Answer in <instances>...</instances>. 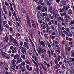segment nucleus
Here are the masks:
<instances>
[{
	"label": "nucleus",
	"mask_w": 74,
	"mask_h": 74,
	"mask_svg": "<svg viewBox=\"0 0 74 74\" xmlns=\"http://www.w3.org/2000/svg\"><path fill=\"white\" fill-rule=\"evenodd\" d=\"M20 48L21 49V51H23V50H24V47H22L21 46L20 47Z\"/></svg>",
	"instance_id": "bb28decb"
},
{
	"label": "nucleus",
	"mask_w": 74,
	"mask_h": 74,
	"mask_svg": "<svg viewBox=\"0 0 74 74\" xmlns=\"http://www.w3.org/2000/svg\"><path fill=\"white\" fill-rule=\"evenodd\" d=\"M3 26L1 25V23H0V34L1 33V32L3 31Z\"/></svg>",
	"instance_id": "f03ea898"
},
{
	"label": "nucleus",
	"mask_w": 74,
	"mask_h": 74,
	"mask_svg": "<svg viewBox=\"0 0 74 74\" xmlns=\"http://www.w3.org/2000/svg\"><path fill=\"white\" fill-rule=\"evenodd\" d=\"M9 30L10 32H12L13 30V29L12 28H10Z\"/></svg>",
	"instance_id": "de8ad7c7"
},
{
	"label": "nucleus",
	"mask_w": 74,
	"mask_h": 74,
	"mask_svg": "<svg viewBox=\"0 0 74 74\" xmlns=\"http://www.w3.org/2000/svg\"><path fill=\"white\" fill-rule=\"evenodd\" d=\"M12 63L13 65H14V64H15V62H16V60L15 59H13L12 60Z\"/></svg>",
	"instance_id": "9d476101"
},
{
	"label": "nucleus",
	"mask_w": 74,
	"mask_h": 74,
	"mask_svg": "<svg viewBox=\"0 0 74 74\" xmlns=\"http://www.w3.org/2000/svg\"><path fill=\"white\" fill-rule=\"evenodd\" d=\"M25 62L26 63H27V64H30V62L28 61H26Z\"/></svg>",
	"instance_id": "c03bdc74"
},
{
	"label": "nucleus",
	"mask_w": 74,
	"mask_h": 74,
	"mask_svg": "<svg viewBox=\"0 0 74 74\" xmlns=\"http://www.w3.org/2000/svg\"><path fill=\"white\" fill-rule=\"evenodd\" d=\"M26 67L27 70H29V66L27 65V66Z\"/></svg>",
	"instance_id": "a18cd8bd"
},
{
	"label": "nucleus",
	"mask_w": 74,
	"mask_h": 74,
	"mask_svg": "<svg viewBox=\"0 0 74 74\" xmlns=\"http://www.w3.org/2000/svg\"><path fill=\"white\" fill-rule=\"evenodd\" d=\"M47 67H49V66H50V65H49V64H47Z\"/></svg>",
	"instance_id": "338daca9"
},
{
	"label": "nucleus",
	"mask_w": 74,
	"mask_h": 74,
	"mask_svg": "<svg viewBox=\"0 0 74 74\" xmlns=\"http://www.w3.org/2000/svg\"><path fill=\"white\" fill-rule=\"evenodd\" d=\"M32 26L33 27H34V26H35V24H34V22H32Z\"/></svg>",
	"instance_id": "473e14b6"
},
{
	"label": "nucleus",
	"mask_w": 74,
	"mask_h": 74,
	"mask_svg": "<svg viewBox=\"0 0 74 74\" xmlns=\"http://www.w3.org/2000/svg\"><path fill=\"white\" fill-rule=\"evenodd\" d=\"M40 64L42 67L44 66V65H43V64H42V63H40Z\"/></svg>",
	"instance_id": "e2e57ef3"
},
{
	"label": "nucleus",
	"mask_w": 74,
	"mask_h": 74,
	"mask_svg": "<svg viewBox=\"0 0 74 74\" xmlns=\"http://www.w3.org/2000/svg\"><path fill=\"white\" fill-rule=\"evenodd\" d=\"M4 18L5 20H7V19L6 18V17L5 16V14H4Z\"/></svg>",
	"instance_id": "5fc2aeb1"
},
{
	"label": "nucleus",
	"mask_w": 74,
	"mask_h": 74,
	"mask_svg": "<svg viewBox=\"0 0 74 74\" xmlns=\"http://www.w3.org/2000/svg\"><path fill=\"white\" fill-rule=\"evenodd\" d=\"M25 47L27 48V49H29V47H28V46L27 45H26V46H25Z\"/></svg>",
	"instance_id": "4c0bfd02"
},
{
	"label": "nucleus",
	"mask_w": 74,
	"mask_h": 74,
	"mask_svg": "<svg viewBox=\"0 0 74 74\" xmlns=\"http://www.w3.org/2000/svg\"><path fill=\"white\" fill-rule=\"evenodd\" d=\"M71 24H72V25H73V24H74V22L73 21H72L71 22Z\"/></svg>",
	"instance_id": "0e129e2a"
},
{
	"label": "nucleus",
	"mask_w": 74,
	"mask_h": 74,
	"mask_svg": "<svg viewBox=\"0 0 74 74\" xmlns=\"http://www.w3.org/2000/svg\"><path fill=\"white\" fill-rule=\"evenodd\" d=\"M56 2L57 3H59L60 1V0H56Z\"/></svg>",
	"instance_id": "bf43d9fd"
},
{
	"label": "nucleus",
	"mask_w": 74,
	"mask_h": 74,
	"mask_svg": "<svg viewBox=\"0 0 74 74\" xmlns=\"http://www.w3.org/2000/svg\"><path fill=\"white\" fill-rule=\"evenodd\" d=\"M22 62V60L21 58L19 59V60H18L17 61V63H20V62Z\"/></svg>",
	"instance_id": "9b49d317"
},
{
	"label": "nucleus",
	"mask_w": 74,
	"mask_h": 74,
	"mask_svg": "<svg viewBox=\"0 0 74 74\" xmlns=\"http://www.w3.org/2000/svg\"><path fill=\"white\" fill-rule=\"evenodd\" d=\"M59 16V14H55V18H56V17L58 16Z\"/></svg>",
	"instance_id": "2f4dec72"
},
{
	"label": "nucleus",
	"mask_w": 74,
	"mask_h": 74,
	"mask_svg": "<svg viewBox=\"0 0 74 74\" xmlns=\"http://www.w3.org/2000/svg\"><path fill=\"white\" fill-rule=\"evenodd\" d=\"M24 45H25V46L27 45V43H26V42H24Z\"/></svg>",
	"instance_id": "13d9d810"
},
{
	"label": "nucleus",
	"mask_w": 74,
	"mask_h": 74,
	"mask_svg": "<svg viewBox=\"0 0 74 74\" xmlns=\"http://www.w3.org/2000/svg\"><path fill=\"white\" fill-rule=\"evenodd\" d=\"M7 23V21H4L3 22V25H5V24H6Z\"/></svg>",
	"instance_id": "8fccbe9b"
},
{
	"label": "nucleus",
	"mask_w": 74,
	"mask_h": 74,
	"mask_svg": "<svg viewBox=\"0 0 74 74\" xmlns=\"http://www.w3.org/2000/svg\"><path fill=\"white\" fill-rule=\"evenodd\" d=\"M44 52H45V53H46V52H47V51H46L45 50V49H42V51H41V53H44Z\"/></svg>",
	"instance_id": "6e6552de"
},
{
	"label": "nucleus",
	"mask_w": 74,
	"mask_h": 74,
	"mask_svg": "<svg viewBox=\"0 0 74 74\" xmlns=\"http://www.w3.org/2000/svg\"><path fill=\"white\" fill-rule=\"evenodd\" d=\"M46 19L47 21H49V18H48V17H47V18H46Z\"/></svg>",
	"instance_id": "6e6d98bb"
},
{
	"label": "nucleus",
	"mask_w": 74,
	"mask_h": 74,
	"mask_svg": "<svg viewBox=\"0 0 74 74\" xmlns=\"http://www.w3.org/2000/svg\"><path fill=\"white\" fill-rule=\"evenodd\" d=\"M26 15L27 17V22L29 26H30V27H32V26H31V24L30 22V18H29V17L28 15V14H27V13H26Z\"/></svg>",
	"instance_id": "f257e3e1"
},
{
	"label": "nucleus",
	"mask_w": 74,
	"mask_h": 74,
	"mask_svg": "<svg viewBox=\"0 0 74 74\" xmlns=\"http://www.w3.org/2000/svg\"><path fill=\"white\" fill-rule=\"evenodd\" d=\"M68 18V19L69 20L70 19V17L69 16H66V17H65V18Z\"/></svg>",
	"instance_id": "7c9ffc66"
},
{
	"label": "nucleus",
	"mask_w": 74,
	"mask_h": 74,
	"mask_svg": "<svg viewBox=\"0 0 74 74\" xmlns=\"http://www.w3.org/2000/svg\"><path fill=\"white\" fill-rule=\"evenodd\" d=\"M65 51H68V48H67V46L66 45L65 46Z\"/></svg>",
	"instance_id": "c756f323"
},
{
	"label": "nucleus",
	"mask_w": 74,
	"mask_h": 74,
	"mask_svg": "<svg viewBox=\"0 0 74 74\" xmlns=\"http://www.w3.org/2000/svg\"><path fill=\"white\" fill-rule=\"evenodd\" d=\"M48 24L49 26H51L52 25V23L51 22H49L48 23Z\"/></svg>",
	"instance_id": "f704fd0d"
},
{
	"label": "nucleus",
	"mask_w": 74,
	"mask_h": 74,
	"mask_svg": "<svg viewBox=\"0 0 74 74\" xmlns=\"http://www.w3.org/2000/svg\"><path fill=\"white\" fill-rule=\"evenodd\" d=\"M14 38H11L10 39V42H13L14 41Z\"/></svg>",
	"instance_id": "393cba45"
},
{
	"label": "nucleus",
	"mask_w": 74,
	"mask_h": 74,
	"mask_svg": "<svg viewBox=\"0 0 74 74\" xmlns=\"http://www.w3.org/2000/svg\"><path fill=\"white\" fill-rule=\"evenodd\" d=\"M44 62L45 64V66H47V63H46V61H44Z\"/></svg>",
	"instance_id": "864d4df0"
},
{
	"label": "nucleus",
	"mask_w": 74,
	"mask_h": 74,
	"mask_svg": "<svg viewBox=\"0 0 74 74\" xmlns=\"http://www.w3.org/2000/svg\"><path fill=\"white\" fill-rule=\"evenodd\" d=\"M43 9L45 10V11L46 12L47 11V10H48V9L46 7H43Z\"/></svg>",
	"instance_id": "4be33fe9"
},
{
	"label": "nucleus",
	"mask_w": 74,
	"mask_h": 74,
	"mask_svg": "<svg viewBox=\"0 0 74 74\" xmlns=\"http://www.w3.org/2000/svg\"><path fill=\"white\" fill-rule=\"evenodd\" d=\"M13 16H14L16 18L17 17H16V14H15V12H14V13H13Z\"/></svg>",
	"instance_id": "a878e982"
},
{
	"label": "nucleus",
	"mask_w": 74,
	"mask_h": 74,
	"mask_svg": "<svg viewBox=\"0 0 74 74\" xmlns=\"http://www.w3.org/2000/svg\"><path fill=\"white\" fill-rule=\"evenodd\" d=\"M46 28V27H45V25H44L43 26V29H45Z\"/></svg>",
	"instance_id": "09e8293b"
},
{
	"label": "nucleus",
	"mask_w": 74,
	"mask_h": 74,
	"mask_svg": "<svg viewBox=\"0 0 74 74\" xmlns=\"http://www.w3.org/2000/svg\"><path fill=\"white\" fill-rule=\"evenodd\" d=\"M4 57H5V58H6L7 59H10V58L9 57H6L5 56H4Z\"/></svg>",
	"instance_id": "3c124183"
},
{
	"label": "nucleus",
	"mask_w": 74,
	"mask_h": 74,
	"mask_svg": "<svg viewBox=\"0 0 74 74\" xmlns=\"http://www.w3.org/2000/svg\"><path fill=\"white\" fill-rule=\"evenodd\" d=\"M51 28L52 29H53V30H55V28L54 27L51 26Z\"/></svg>",
	"instance_id": "603ef678"
},
{
	"label": "nucleus",
	"mask_w": 74,
	"mask_h": 74,
	"mask_svg": "<svg viewBox=\"0 0 74 74\" xmlns=\"http://www.w3.org/2000/svg\"><path fill=\"white\" fill-rule=\"evenodd\" d=\"M38 48L39 49V50L38 51V52L39 54H40V53L41 52V51L42 50V48H40V47H38Z\"/></svg>",
	"instance_id": "20e7f679"
},
{
	"label": "nucleus",
	"mask_w": 74,
	"mask_h": 74,
	"mask_svg": "<svg viewBox=\"0 0 74 74\" xmlns=\"http://www.w3.org/2000/svg\"><path fill=\"white\" fill-rule=\"evenodd\" d=\"M63 32L66 34V36H69V33H68V32L67 31H63Z\"/></svg>",
	"instance_id": "f3484780"
},
{
	"label": "nucleus",
	"mask_w": 74,
	"mask_h": 74,
	"mask_svg": "<svg viewBox=\"0 0 74 74\" xmlns=\"http://www.w3.org/2000/svg\"><path fill=\"white\" fill-rule=\"evenodd\" d=\"M33 62V63H34L35 64H36L37 63H36V62H35V61H34V60H32Z\"/></svg>",
	"instance_id": "4d7b16f0"
},
{
	"label": "nucleus",
	"mask_w": 74,
	"mask_h": 74,
	"mask_svg": "<svg viewBox=\"0 0 74 74\" xmlns=\"http://www.w3.org/2000/svg\"><path fill=\"white\" fill-rule=\"evenodd\" d=\"M5 26L6 28H7V29H9V25H8L6 24Z\"/></svg>",
	"instance_id": "cd10ccee"
},
{
	"label": "nucleus",
	"mask_w": 74,
	"mask_h": 74,
	"mask_svg": "<svg viewBox=\"0 0 74 74\" xmlns=\"http://www.w3.org/2000/svg\"><path fill=\"white\" fill-rule=\"evenodd\" d=\"M70 59L71 62H74V58L71 57L70 58Z\"/></svg>",
	"instance_id": "412c9836"
},
{
	"label": "nucleus",
	"mask_w": 74,
	"mask_h": 74,
	"mask_svg": "<svg viewBox=\"0 0 74 74\" xmlns=\"http://www.w3.org/2000/svg\"><path fill=\"white\" fill-rule=\"evenodd\" d=\"M13 43H14V44H17V41H16L15 40H14V41L13 42Z\"/></svg>",
	"instance_id": "e433bc0d"
},
{
	"label": "nucleus",
	"mask_w": 74,
	"mask_h": 74,
	"mask_svg": "<svg viewBox=\"0 0 74 74\" xmlns=\"http://www.w3.org/2000/svg\"><path fill=\"white\" fill-rule=\"evenodd\" d=\"M3 8L4 11H6V7L4 5H3Z\"/></svg>",
	"instance_id": "ddd939ff"
},
{
	"label": "nucleus",
	"mask_w": 74,
	"mask_h": 74,
	"mask_svg": "<svg viewBox=\"0 0 74 74\" xmlns=\"http://www.w3.org/2000/svg\"><path fill=\"white\" fill-rule=\"evenodd\" d=\"M11 9L12 11V12H13L14 11V9H13V8H12V7H11Z\"/></svg>",
	"instance_id": "58836bf2"
},
{
	"label": "nucleus",
	"mask_w": 74,
	"mask_h": 74,
	"mask_svg": "<svg viewBox=\"0 0 74 74\" xmlns=\"http://www.w3.org/2000/svg\"><path fill=\"white\" fill-rule=\"evenodd\" d=\"M10 49L13 50V46H11L10 47Z\"/></svg>",
	"instance_id": "69168bd1"
},
{
	"label": "nucleus",
	"mask_w": 74,
	"mask_h": 74,
	"mask_svg": "<svg viewBox=\"0 0 74 74\" xmlns=\"http://www.w3.org/2000/svg\"><path fill=\"white\" fill-rule=\"evenodd\" d=\"M50 37L52 39H55L56 38V36H54L50 35Z\"/></svg>",
	"instance_id": "2eb2a0df"
},
{
	"label": "nucleus",
	"mask_w": 74,
	"mask_h": 74,
	"mask_svg": "<svg viewBox=\"0 0 74 74\" xmlns=\"http://www.w3.org/2000/svg\"><path fill=\"white\" fill-rule=\"evenodd\" d=\"M41 8H42L41 6H38L37 7V10H41Z\"/></svg>",
	"instance_id": "4468645a"
},
{
	"label": "nucleus",
	"mask_w": 74,
	"mask_h": 74,
	"mask_svg": "<svg viewBox=\"0 0 74 74\" xmlns=\"http://www.w3.org/2000/svg\"><path fill=\"white\" fill-rule=\"evenodd\" d=\"M61 21L62 22H63L64 21V20L63 19V18H61Z\"/></svg>",
	"instance_id": "37998d69"
},
{
	"label": "nucleus",
	"mask_w": 74,
	"mask_h": 74,
	"mask_svg": "<svg viewBox=\"0 0 74 74\" xmlns=\"http://www.w3.org/2000/svg\"><path fill=\"white\" fill-rule=\"evenodd\" d=\"M39 44L40 45H42V43L40 41V39H39Z\"/></svg>",
	"instance_id": "a19ab883"
},
{
	"label": "nucleus",
	"mask_w": 74,
	"mask_h": 74,
	"mask_svg": "<svg viewBox=\"0 0 74 74\" xmlns=\"http://www.w3.org/2000/svg\"><path fill=\"white\" fill-rule=\"evenodd\" d=\"M49 33H52V32H53V30H50L49 31Z\"/></svg>",
	"instance_id": "79ce46f5"
},
{
	"label": "nucleus",
	"mask_w": 74,
	"mask_h": 74,
	"mask_svg": "<svg viewBox=\"0 0 74 74\" xmlns=\"http://www.w3.org/2000/svg\"><path fill=\"white\" fill-rule=\"evenodd\" d=\"M49 10L50 12H52V7H50L49 8Z\"/></svg>",
	"instance_id": "1a4fd4ad"
},
{
	"label": "nucleus",
	"mask_w": 74,
	"mask_h": 74,
	"mask_svg": "<svg viewBox=\"0 0 74 74\" xmlns=\"http://www.w3.org/2000/svg\"><path fill=\"white\" fill-rule=\"evenodd\" d=\"M67 63H68V64H69V66H71V65H72V63H71V61H70V60H69V59H67Z\"/></svg>",
	"instance_id": "7ed1b4c3"
},
{
	"label": "nucleus",
	"mask_w": 74,
	"mask_h": 74,
	"mask_svg": "<svg viewBox=\"0 0 74 74\" xmlns=\"http://www.w3.org/2000/svg\"><path fill=\"white\" fill-rule=\"evenodd\" d=\"M21 56V58H22L23 59H25V58L26 57V56H25V55H22Z\"/></svg>",
	"instance_id": "a211bd4d"
},
{
	"label": "nucleus",
	"mask_w": 74,
	"mask_h": 74,
	"mask_svg": "<svg viewBox=\"0 0 74 74\" xmlns=\"http://www.w3.org/2000/svg\"><path fill=\"white\" fill-rule=\"evenodd\" d=\"M63 8H62V10L64 11H65V9H66V6H63Z\"/></svg>",
	"instance_id": "c9c22d12"
},
{
	"label": "nucleus",
	"mask_w": 74,
	"mask_h": 74,
	"mask_svg": "<svg viewBox=\"0 0 74 74\" xmlns=\"http://www.w3.org/2000/svg\"><path fill=\"white\" fill-rule=\"evenodd\" d=\"M12 53H14V52H15V51H14V50H12Z\"/></svg>",
	"instance_id": "774afa93"
},
{
	"label": "nucleus",
	"mask_w": 74,
	"mask_h": 74,
	"mask_svg": "<svg viewBox=\"0 0 74 74\" xmlns=\"http://www.w3.org/2000/svg\"><path fill=\"white\" fill-rule=\"evenodd\" d=\"M8 39V37H7V35H6V37L5 39L4 42H7Z\"/></svg>",
	"instance_id": "39448f33"
},
{
	"label": "nucleus",
	"mask_w": 74,
	"mask_h": 74,
	"mask_svg": "<svg viewBox=\"0 0 74 74\" xmlns=\"http://www.w3.org/2000/svg\"><path fill=\"white\" fill-rule=\"evenodd\" d=\"M1 55L2 56H5L6 53L5 52H1Z\"/></svg>",
	"instance_id": "423d86ee"
},
{
	"label": "nucleus",
	"mask_w": 74,
	"mask_h": 74,
	"mask_svg": "<svg viewBox=\"0 0 74 74\" xmlns=\"http://www.w3.org/2000/svg\"><path fill=\"white\" fill-rule=\"evenodd\" d=\"M18 56H19V55H18V54L14 56V59H17V58H18Z\"/></svg>",
	"instance_id": "dca6fc26"
},
{
	"label": "nucleus",
	"mask_w": 74,
	"mask_h": 74,
	"mask_svg": "<svg viewBox=\"0 0 74 74\" xmlns=\"http://www.w3.org/2000/svg\"><path fill=\"white\" fill-rule=\"evenodd\" d=\"M21 11L23 13H26V11H25V10H24V9L22 8L21 9Z\"/></svg>",
	"instance_id": "aec40b11"
},
{
	"label": "nucleus",
	"mask_w": 74,
	"mask_h": 74,
	"mask_svg": "<svg viewBox=\"0 0 74 74\" xmlns=\"http://www.w3.org/2000/svg\"><path fill=\"white\" fill-rule=\"evenodd\" d=\"M55 63L56 65H58V61L56 60H55Z\"/></svg>",
	"instance_id": "ea45409f"
},
{
	"label": "nucleus",
	"mask_w": 74,
	"mask_h": 74,
	"mask_svg": "<svg viewBox=\"0 0 74 74\" xmlns=\"http://www.w3.org/2000/svg\"><path fill=\"white\" fill-rule=\"evenodd\" d=\"M56 51H57V52H58V53H60V51L59 50H57Z\"/></svg>",
	"instance_id": "052dcab7"
},
{
	"label": "nucleus",
	"mask_w": 74,
	"mask_h": 74,
	"mask_svg": "<svg viewBox=\"0 0 74 74\" xmlns=\"http://www.w3.org/2000/svg\"><path fill=\"white\" fill-rule=\"evenodd\" d=\"M23 54H25V55H27V53H26V51L25 50H21Z\"/></svg>",
	"instance_id": "0eeeda50"
},
{
	"label": "nucleus",
	"mask_w": 74,
	"mask_h": 74,
	"mask_svg": "<svg viewBox=\"0 0 74 74\" xmlns=\"http://www.w3.org/2000/svg\"><path fill=\"white\" fill-rule=\"evenodd\" d=\"M43 69H44V70L45 71H46V68L45 67H44V66H43L42 67Z\"/></svg>",
	"instance_id": "72a5a7b5"
},
{
	"label": "nucleus",
	"mask_w": 74,
	"mask_h": 74,
	"mask_svg": "<svg viewBox=\"0 0 74 74\" xmlns=\"http://www.w3.org/2000/svg\"><path fill=\"white\" fill-rule=\"evenodd\" d=\"M41 42L43 47H45V44L44 43V42H43L42 41Z\"/></svg>",
	"instance_id": "b1692460"
},
{
	"label": "nucleus",
	"mask_w": 74,
	"mask_h": 74,
	"mask_svg": "<svg viewBox=\"0 0 74 74\" xmlns=\"http://www.w3.org/2000/svg\"><path fill=\"white\" fill-rule=\"evenodd\" d=\"M71 56H73L74 58V51H72V53L71 54Z\"/></svg>",
	"instance_id": "f8f14e48"
},
{
	"label": "nucleus",
	"mask_w": 74,
	"mask_h": 74,
	"mask_svg": "<svg viewBox=\"0 0 74 74\" xmlns=\"http://www.w3.org/2000/svg\"><path fill=\"white\" fill-rule=\"evenodd\" d=\"M41 11L42 12H45V11L44 10V9H41Z\"/></svg>",
	"instance_id": "49530a36"
},
{
	"label": "nucleus",
	"mask_w": 74,
	"mask_h": 74,
	"mask_svg": "<svg viewBox=\"0 0 74 74\" xmlns=\"http://www.w3.org/2000/svg\"><path fill=\"white\" fill-rule=\"evenodd\" d=\"M8 23L9 24V26H12V23L11 22V21H8Z\"/></svg>",
	"instance_id": "6ab92c4d"
},
{
	"label": "nucleus",
	"mask_w": 74,
	"mask_h": 74,
	"mask_svg": "<svg viewBox=\"0 0 74 74\" xmlns=\"http://www.w3.org/2000/svg\"><path fill=\"white\" fill-rule=\"evenodd\" d=\"M30 41L32 46H33V47H34V44H33V42H32V40L30 39Z\"/></svg>",
	"instance_id": "5701e85b"
},
{
	"label": "nucleus",
	"mask_w": 74,
	"mask_h": 74,
	"mask_svg": "<svg viewBox=\"0 0 74 74\" xmlns=\"http://www.w3.org/2000/svg\"><path fill=\"white\" fill-rule=\"evenodd\" d=\"M51 3H49L47 4V5H49V6L51 5Z\"/></svg>",
	"instance_id": "680f3d73"
},
{
	"label": "nucleus",
	"mask_w": 74,
	"mask_h": 74,
	"mask_svg": "<svg viewBox=\"0 0 74 74\" xmlns=\"http://www.w3.org/2000/svg\"><path fill=\"white\" fill-rule=\"evenodd\" d=\"M25 64V62H23L22 63H21V65H23V66H24Z\"/></svg>",
	"instance_id": "c85d7f7f"
}]
</instances>
